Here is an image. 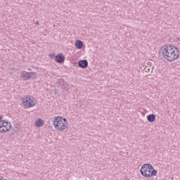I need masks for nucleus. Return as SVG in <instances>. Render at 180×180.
<instances>
[{
	"label": "nucleus",
	"instance_id": "4468645a",
	"mask_svg": "<svg viewBox=\"0 0 180 180\" xmlns=\"http://www.w3.org/2000/svg\"><path fill=\"white\" fill-rule=\"evenodd\" d=\"M1 117H0V120H1Z\"/></svg>",
	"mask_w": 180,
	"mask_h": 180
},
{
	"label": "nucleus",
	"instance_id": "f257e3e1",
	"mask_svg": "<svg viewBox=\"0 0 180 180\" xmlns=\"http://www.w3.org/2000/svg\"><path fill=\"white\" fill-rule=\"evenodd\" d=\"M160 51L165 60L167 61H175L179 57V50L174 46H164L160 49Z\"/></svg>",
	"mask_w": 180,
	"mask_h": 180
},
{
	"label": "nucleus",
	"instance_id": "6e6552de",
	"mask_svg": "<svg viewBox=\"0 0 180 180\" xmlns=\"http://www.w3.org/2000/svg\"><path fill=\"white\" fill-rule=\"evenodd\" d=\"M55 61L56 63H63L64 61V56L63 54H58L55 56Z\"/></svg>",
	"mask_w": 180,
	"mask_h": 180
},
{
	"label": "nucleus",
	"instance_id": "39448f33",
	"mask_svg": "<svg viewBox=\"0 0 180 180\" xmlns=\"http://www.w3.org/2000/svg\"><path fill=\"white\" fill-rule=\"evenodd\" d=\"M12 129V124L5 120L0 121V133H6Z\"/></svg>",
	"mask_w": 180,
	"mask_h": 180
},
{
	"label": "nucleus",
	"instance_id": "f03ea898",
	"mask_svg": "<svg viewBox=\"0 0 180 180\" xmlns=\"http://www.w3.org/2000/svg\"><path fill=\"white\" fill-rule=\"evenodd\" d=\"M53 127L58 131H64L68 128V121L63 117H55L53 122Z\"/></svg>",
	"mask_w": 180,
	"mask_h": 180
},
{
	"label": "nucleus",
	"instance_id": "f8f14e48",
	"mask_svg": "<svg viewBox=\"0 0 180 180\" xmlns=\"http://www.w3.org/2000/svg\"><path fill=\"white\" fill-rule=\"evenodd\" d=\"M55 94H58V91H57V89L55 90Z\"/></svg>",
	"mask_w": 180,
	"mask_h": 180
},
{
	"label": "nucleus",
	"instance_id": "0eeeda50",
	"mask_svg": "<svg viewBox=\"0 0 180 180\" xmlns=\"http://www.w3.org/2000/svg\"><path fill=\"white\" fill-rule=\"evenodd\" d=\"M79 67L80 68H86L88 67V60H82L78 62Z\"/></svg>",
	"mask_w": 180,
	"mask_h": 180
},
{
	"label": "nucleus",
	"instance_id": "1a4fd4ad",
	"mask_svg": "<svg viewBox=\"0 0 180 180\" xmlns=\"http://www.w3.org/2000/svg\"><path fill=\"white\" fill-rule=\"evenodd\" d=\"M84 46V43H82L80 40H77L75 42V47L76 49H82V46Z\"/></svg>",
	"mask_w": 180,
	"mask_h": 180
},
{
	"label": "nucleus",
	"instance_id": "20e7f679",
	"mask_svg": "<svg viewBox=\"0 0 180 180\" xmlns=\"http://www.w3.org/2000/svg\"><path fill=\"white\" fill-rule=\"evenodd\" d=\"M37 101L36 98L32 96H27L23 99L22 105L30 109V108H33L36 105Z\"/></svg>",
	"mask_w": 180,
	"mask_h": 180
},
{
	"label": "nucleus",
	"instance_id": "423d86ee",
	"mask_svg": "<svg viewBox=\"0 0 180 180\" xmlns=\"http://www.w3.org/2000/svg\"><path fill=\"white\" fill-rule=\"evenodd\" d=\"M21 78H23L24 81L29 79H34L36 78V72L22 71L20 75Z\"/></svg>",
	"mask_w": 180,
	"mask_h": 180
},
{
	"label": "nucleus",
	"instance_id": "7ed1b4c3",
	"mask_svg": "<svg viewBox=\"0 0 180 180\" xmlns=\"http://www.w3.org/2000/svg\"><path fill=\"white\" fill-rule=\"evenodd\" d=\"M141 174L142 176L145 178H151V176H157V170L154 169V167L151 164H144L141 167Z\"/></svg>",
	"mask_w": 180,
	"mask_h": 180
},
{
	"label": "nucleus",
	"instance_id": "9d476101",
	"mask_svg": "<svg viewBox=\"0 0 180 180\" xmlns=\"http://www.w3.org/2000/svg\"><path fill=\"white\" fill-rule=\"evenodd\" d=\"M44 123V122L43 120H41V119H39L35 122V126L37 127H41L43 126Z\"/></svg>",
	"mask_w": 180,
	"mask_h": 180
},
{
	"label": "nucleus",
	"instance_id": "ddd939ff",
	"mask_svg": "<svg viewBox=\"0 0 180 180\" xmlns=\"http://www.w3.org/2000/svg\"><path fill=\"white\" fill-rule=\"evenodd\" d=\"M35 25H39V21H37V22H35Z\"/></svg>",
	"mask_w": 180,
	"mask_h": 180
},
{
	"label": "nucleus",
	"instance_id": "9b49d317",
	"mask_svg": "<svg viewBox=\"0 0 180 180\" xmlns=\"http://www.w3.org/2000/svg\"><path fill=\"white\" fill-rule=\"evenodd\" d=\"M147 119L148 122H155V115H154L153 114H150L149 115L147 116Z\"/></svg>",
	"mask_w": 180,
	"mask_h": 180
}]
</instances>
